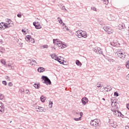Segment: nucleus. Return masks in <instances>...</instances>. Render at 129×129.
Listing matches in <instances>:
<instances>
[{
	"instance_id": "f257e3e1",
	"label": "nucleus",
	"mask_w": 129,
	"mask_h": 129,
	"mask_svg": "<svg viewBox=\"0 0 129 129\" xmlns=\"http://www.w3.org/2000/svg\"><path fill=\"white\" fill-rule=\"evenodd\" d=\"M6 22L7 23H6L4 22L0 23V29L1 30H5L7 28H11L14 25V23L10 19H7Z\"/></svg>"
},
{
	"instance_id": "f03ea898",
	"label": "nucleus",
	"mask_w": 129,
	"mask_h": 129,
	"mask_svg": "<svg viewBox=\"0 0 129 129\" xmlns=\"http://www.w3.org/2000/svg\"><path fill=\"white\" fill-rule=\"evenodd\" d=\"M53 44L54 45H56L57 47H58L59 49H64V48H66L67 46L66 44H63L62 41H59L57 39L53 40Z\"/></svg>"
},
{
	"instance_id": "7ed1b4c3",
	"label": "nucleus",
	"mask_w": 129,
	"mask_h": 129,
	"mask_svg": "<svg viewBox=\"0 0 129 129\" xmlns=\"http://www.w3.org/2000/svg\"><path fill=\"white\" fill-rule=\"evenodd\" d=\"M100 120L98 119H95L94 120H92L90 122V124L92 126H94L95 127H96L97 126H99L100 125Z\"/></svg>"
},
{
	"instance_id": "20e7f679",
	"label": "nucleus",
	"mask_w": 129,
	"mask_h": 129,
	"mask_svg": "<svg viewBox=\"0 0 129 129\" xmlns=\"http://www.w3.org/2000/svg\"><path fill=\"white\" fill-rule=\"evenodd\" d=\"M87 33H86V32L85 31H82V32H80V31H78V33H77V36H78V38H87Z\"/></svg>"
},
{
	"instance_id": "39448f33",
	"label": "nucleus",
	"mask_w": 129,
	"mask_h": 129,
	"mask_svg": "<svg viewBox=\"0 0 129 129\" xmlns=\"http://www.w3.org/2000/svg\"><path fill=\"white\" fill-rule=\"evenodd\" d=\"M50 56H51L52 59H54L56 61H57L60 64H64L63 62V60H62V59L59 58V57H58V56H57L55 54V53L51 54Z\"/></svg>"
},
{
	"instance_id": "423d86ee",
	"label": "nucleus",
	"mask_w": 129,
	"mask_h": 129,
	"mask_svg": "<svg viewBox=\"0 0 129 129\" xmlns=\"http://www.w3.org/2000/svg\"><path fill=\"white\" fill-rule=\"evenodd\" d=\"M42 82L43 83H45V84H46L47 85H48V84L50 85L51 83V81H50L49 78H48V77L46 76H43L42 77Z\"/></svg>"
},
{
	"instance_id": "0eeeda50",
	"label": "nucleus",
	"mask_w": 129,
	"mask_h": 129,
	"mask_svg": "<svg viewBox=\"0 0 129 129\" xmlns=\"http://www.w3.org/2000/svg\"><path fill=\"white\" fill-rule=\"evenodd\" d=\"M104 30L107 33V34H113V29H112V28L110 27L107 26L105 28Z\"/></svg>"
},
{
	"instance_id": "6e6552de",
	"label": "nucleus",
	"mask_w": 129,
	"mask_h": 129,
	"mask_svg": "<svg viewBox=\"0 0 129 129\" xmlns=\"http://www.w3.org/2000/svg\"><path fill=\"white\" fill-rule=\"evenodd\" d=\"M118 57L121 58V59H123V58H125V55L123 53V52L119 51L116 52Z\"/></svg>"
},
{
	"instance_id": "1a4fd4ad",
	"label": "nucleus",
	"mask_w": 129,
	"mask_h": 129,
	"mask_svg": "<svg viewBox=\"0 0 129 129\" xmlns=\"http://www.w3.org/2000/svg\"><path fill=\"white\" fill-rule=\"evenodd\" d=\"M35 108L36 109V111L38 112H42V111H44L45 110V108L40 107L39 106H37Z\"/></svg>"
},
{
	"instance_id": "9d476101",
	"label": "nucleus",
	"mask_w": 129,
	"mask_h": 129,
	"mask_svg": "<svg viewBox=\"0 0 129 129\" xmlns=\"http://www.w3.org/2000/svg\"><path fill=\"white\" fill-rule=\"evenodd\" d=\"M117 28H118V30H120V31H121V30L124 29V28H125V25H124V24L123 23H120L118 25Z\"/></svg>"
},
{
	"instance_id": "9b49d317",
	"label": "nucleus",
	"mask_w": 129,
	"mask_h": 129,
	"mask_svg": "<svg viewBox=\"0 0 129 129\" xmlns=\"http://www.w3.org/2000/svg\"><path fill=\"white\" fill-rule=\"evenodd\" d=\"M5 112V106L3 103H0V114H3Z\"/></svg>"
},
{
	"instance_id": "f8f14e48",
	"label": "nucleus",
	"mask_w": 129,
	"mask_h": 129,
	"mask_svg": "<svg viewBox=\"0 0 129 129\" xmlns=\"http://www.w3.org/2000/svg\"><path fill=\"white\" fill-rule=\"evenodd\" d=\"M82 102L84 105H85L88 102V99L86 97H84L82 99Z\"/></svg>"
},
{
	"instance_id": "ddd939ff",
	"label": "nucleus",
	"mask_w": 129,
	"mask_h": 129,
	"mask_svg": "<svg viewBox=\"0 0 129 129\" xmlns=\"http://www.w3.org/2000/svg\"><path fill=\"white\" fill-rule=\"evenodd\" d=\"M33 25L35 26L36 29H41L42 27L39 24L38 22H34Z\"/></svg>"
},
{
	"instance_id": "4468645a",
	"label": "nucleus",
	"mask_w": 129,
	"mask_h": 129,
	"mask_svg": "<svg viewBox=\"0 0 129 129\" xmlns=\"http://www.w3.org/2000/svg\"><path fill=\"white\" fill-rule=\"evenodd\" d=\"M45 70V68L43 67L38 68L37 69V71L38 72H39V73H42V72H44Z\"/></svg>"
},
{
	"instance_id": "2eb2a0df",
	"label": "nucleus",
	"mask_w": 129,
	"mask_h": 129,
	"mask_svg": "<svg viewBox=\"0 0 129 129\" xmlns=\"http://www.w3.org/2000/svg\"><path fill=\"white\" fill-rule=\"evenodd\" d=\"M62 27L64 31H69V32H70V30L68 28L67 26H66V25H65V23H63Z\"/></svg>"
},
{
	"instance_id": "dca6fc26",
	"label": "nucleus",
	"mask_w": 129,
	"mask_h": 129,
	"mask_svg": "<svg viewBox=\"0 0 129 129\" xmlns=\"http://www.w3.org/2000/svg\"><path fill=\"white\" fill-rule=\"evenodd\" d=\"M32 38V36L31 35H27L25 37V40L29 42V40H31Z\"/></svg>"
},
{
	"instance_id": "f3484780",
	"label": "nucleus",
	"mask_w": 129,
	"mask_h": 129,
	"mask_svg": "<svg viewBox=\"0 0 129 129\" xmlns=\"http://www.w3.org/2000/svg\"><path fill=\"white\" fill-rule=\"evenodd\" d=\"M30 64H31V65H32V66H35V65H36L37 64V62L36 61V60L33 59L30 62Z\"/></svg>"
},
{
	"instance_id": "a211bd4d",
	"label": "nucleus",
	"mask_w": 129,
	"mask_h": 129,
	"mask_svg": "<svg viewBox=\"0 0 129 129\" xmlns=\"http://www.w3.org/2000/svg\"><path fill=\"white\" fill-rule=\"evenodd\" d=\"M46 97L44 96H41L40 97V100L42 102H44L46 100Z\"/></svg>"
},
{
	"instance_id": "6ab92c4d",
	"label": "nucleus",
	"mask_w": 129,
	"mask_h": 129,
	"mask_svg": "<svg viewBox=\"0 0 129 129\" xmlns=\"http://www.w3.org/2000/svg\"><path fill=\"white\" fill-rule=\"evenodd\" d=\"M57 20L59 22V24H61V25H63V24H64V23L63 22V21H62V19H61V18L58 17Z\"/></svg>"
},
{
	"instance_id": "aec40b11",
	"label": "nucleus",
	"mask_w": 129,
	"mask_h": 129,
	"mask_svg": "<svg viewBox=\"0 0 129 129\" xmlns=\"http://www.w3.org/2000/svg\"><path fill=\"white\" fill-rule=\"evenodd\" d=\"M76 64H77L78 66H80V67H81V66L82 65V63H81V62L78 60H76Z\"/></svg>"
},
{
	"instance_id": "412c9836",
	"label": "nucleus",
	"mask_w": 129,
	"mask_h": 129,
	"mask_svg": "<svg viewBox=\"0 0 129 129\" xmlns=\"http://www.w3.org/2000/svg\"><path fill=\"white\" fill-rule=\"evenodd\" d=\"M42 49H48L49 46L47 44H44L41 46Z\"/></svg>"
},
{
	"instance_id": "4be33fe9",
	"label": "nucleus",
	"mask_w": 129,
	"mask_h": 129,
	"mask_svg": "<svg viewBox=\"0 0 129 129\" xmlns=\"http://www.w3.org/2000/svg\"><path fill=\"white\" fill-rule=\"evenodd\" d=\"M5 96L3 94H0V100H4Z\"/></svg>"
},
{
	"instance_id": "5701e85b",
	"label": "nucleus",
	"mask_w": 129,
	"mask_h": 129,
	"mask_svg": "<svg viewBox=\"0 0 129 129\" xmlns=\"http://www.w3.org/2000/svg\"><path fill=\"white\" fill-rule=\"evenodd\" d=\"M33 86H34L35 88H36V89L40 88V85L35 84Z\"/></svg>"
},
{
	"instance_id": "b1692460",
	"label": "nucleus",
	"mask_w": 129,
	"mask_h": 129,
	"mask_svg": "<svg viewBox=\"0 0 129 129\" xmlns=\"http://www.w3.org/2000/svg\"><path fill=\"white\" fill-rule=\"evenodd\" d=\"M52 106H53V102L49 101V107H50V108H52Z\"/></svg>"
},
{
	"instance_id": "393cba45",
	"label": "nucleus",
	"mask_w": 129,
	"mask_h": 129,
	"mask_svg": "<svg viewBox=\"0 0 129 129\" xmlns=\"http://www.w3.org/2000/svg\"><path fill=\"white\" fill-rule=\"evenodd\" d=\"M91 9L92 11H94V12H97V9L95 7H92Z\"/></svg>"
},
{
	"instance_id": "a878e982",
	"label": "nucleus",
	"mask_w": 129,
	"mask_h": 129,
	"mask_svg": "<svg viewBox=\"0 0 129 129\" xmlns=\"http://www.w3.org/2000/svg\"><path fill=\"white\" fill-rule=\"evenodd\" d=\"M113 112L115 115H116V114H118V111L117 110H113Z\"/></svg>"
},
{
	"instance_id": "bb28decb",
	"label": "nucleus",
	"mask_w": 129,
	"mask_h": 129,
	"mask_svg": "<svg viewBox=\"0 0 129 129\" xmlns=\"http://www.w3.org/2000/svg\"><path fill=\"white\" fill-rule=\"evenodd\" d=\"M29 42H31V43H32V44H34V43H35V39H34L33 38H31L30 40H29V41H28Z\"/></svg>"
},
{
	"instance_id": "cd10ccee",
	"label": "nucleus",
	"mask_w": 129,
	"mask_h": 129,
	"mask_svg": "<svg viewBox=\"0 0 129 129\" xmlns=\"http://www.w3.org/2000/svg\"><path fill=\"white\" fill-rule=\"evenodd\" d=\"M104 5H108V0H103Z\"/></svg>"
},
{
	"instance_id": "c85d7f7f",
	"label": "nucleus",
	"mask_w": 129,
	"mask_h": 129,
	"mask_svg": "<svg viewBox=\"0 0 129 129\" xmlns=\"http://www.w3.org/2000/svg\"><path fill=\"white\" fill-rule=\"evenodd\" d=\"M74 119L76 121H78V120H81V117H80L79 118H74Z\"/></svg>"
},
{
	"instance_id": "c756f323",
	"label": "nucleus",
	"mask_w": 129,
	"mask_h": 129,
	"mask_svg": "<svg viewBox=\"0 0 129 129\" xmlns=\"http://www.w3.org/2000/svg\"><path fill=\"white\" fill-rule=\"evenodd\" d=\"M105 91H106L107 92L108 91H110V90H111V88H105Z\"/></svg>"
},
{
	"instance_id": "7c9ffc66",
	"label": "nucleus",
	"mask_w": 129,
	"mask_h": 129,
	"mask_svg": "<svg viewBox=\"0 0 129 129\" xmlns=\"http://www.w3.org/2000/svg\"><path fill=\"white\" fill-rule=\"evenodd\" d=\"M1 62L4 65H5L6 64V60L5 59H1Z\"/></svg>"
},
{
	"instance_id": "2f4dec72",
	"label": "nucleus",
	"mask_w": 129,
	"mask_h": 129,
	"mask_svg": "<svg viewBox=\"0 0 129 129\" xmlns=\"http://www.w3.org/2000/svg\"><path fill=\"white\" fill-rule=\"evenodd\" d=\"M8 85L9 87H12L13 86V85H14V84H13V83H12V82H9L8 83Z\"/></svg>"
},
{
	"instance_id": "473e14b6",
	"label": "nucleus",
	"mask_w": 129,
	"mask_h": 129,
	"mask_svg": "<svg viewBox=\"0 0 129 129\" xmlns=\"http://www.w3.org/2000/svg\"><path fill=\"white\" fill-rule=\"evenodd\" d=\"M6 79H7L8 81H11V78H10V77H9V76H6L5 77Z\"/></svg>"
},
{
	"instance_id": "72a5a7b5",
	"label": "nucleus",
	"mask_w": 129,
	"mask_h": 129,
	"mask_svg": "<svg viewBox=\"0 0 129 129\" xmlns=\"http://www.w3.org/2000/svg\"><path fill=\"white\" fill-rule=\"evenodd\" d=\"M126 68L129 69V61H128L126 62Z\"/></svg>"
},
{
	"instance_id": "f704fd0d",
	"label": "nucleus",
	"mask_w": 129,
	"mask_h": 129,
	"mask_svg": "<svg viewBox=\"0 0 129 129\" xmlns=\"http://www.w3.org/2000/svg\"><path fill=\"white\" fill-rule=\"evenodd\" d=\"M25 93L26 94H31V93H30V91L29 90H26Z\"/></svg>"
},
{
	"instance_id": "c9c22d12",
	"label": "nucleus",
	"mask_w": 129,
	"mask_h": 129,
	"mask_svg": "<svg viewBox=\"0 0 129 129\" xmlns=\"http://www.w3.org/2000/svg\"><path fill=\"white\" fill-rule=\"evenodd\" d=\"M22 33H23L24 35H27V32H26L25 29H22Z\"/></svg>"
},
{
	"instance_id": "e433bc0d",
	"label": "nucleus",
	"mask_w": 129,
	"mask_h": 129,
	"mask_svg": "<svg viewBox=\"0 0 129 129\" xmlns=\"http://www.w3.org/2000/svg\"><path fill=\"white\" fill-rule=\"evenodd\" d=\"M111 45L112 46H113V47H115V46H116V44H115V43H114V42H111Z\"/></svg>"
},
{
	"instance_id": "4c0bfd02",
	"label": "nucleus",
	"mask_w": 129,
	"mask_h": 129,
	"mask_svg": "<svg viewBox=\"0 0 129 129\" xmlns=\"http://www.w3.org/2000/svg\"><path fill=\"white\" fill-rule=\"evenodd\" d=\"M2 83H3V84H4V85H5V86H6L7 84V81H3L2 82Z\"/></svg>"
},
{
	"instance_id": "58836bf2",
	"label": "nucleus",
	"mask_w": 129,
	"mask_h": 129,
	"mask_svg": "<svg viewBox=\"0 0 129 129\" xmlns=\"http://www.w3.org/2000/svg\"><path fill=\"white\" fill-rule=\"evenodd\" d=\"M101 86V84H100V83H97V87H100Z\"/></svg>"
},
{
	"instance_id": "ea45409f",
	"label": "nucleus",
	"mask_w": 129,
	"mask_h": 129,
	"mask_svg": "<svg viewBox=\"0 0 129 129\" xmlns=\"http://www.w3.org/2000/svg\"><path fill=\"white\" fill-rule=\"evenodd\" d=\"M17 17H18V18H22V14H18L17 15Z\"/></svg>"
},
{
	"instance_id": "a19ab883",
	"label": "nucleus",
	"mask_w": 129,
	"mask_h": 129,
	"mask_svg": "<svg viewBox=\"0 0 129 129\" xmlns=\"http://www.w3.org/2000/svg\"><path fill=\"white\" fill-rule=\"evenodd\" d=\"M114 95L115 96H118V93H117V92H116L114 93Z\"/></svg>"
},
{
	"instance_id": "79ce46f5",
	"label": "nucleus",
	"mask_w": 129,
	"mask_h": 129,
	"mask_svg": "<svg viewBox=\"0 0 129 129\" xmlns=\"http://www.w3.org/2000/svg\"><path fill=\"white\" fill-rule=\"evenodd\" d=\"M126 80H129V74L126 76Z\"/></svg>"
},
{
	"instance_id": "37998d69",
	"label": "nucleus",
	"mask_w": 129,
	"mask_h": 129,
	"mask_svg": "<svg viewBox=\"0 0 129 129\" xmlns=\"http://www.w3.org/2000/svg\"><path fill=\"white\" fill-rule=\"evenodd\" d=\"M80 117L81 118V117L82 116V115H83V113L82 112H81L80 113Z\"/></svg>"
},
{
	"instance_id": "c03bdc74",
	"label": "nucleus",
	"mask_w": 129,
	"mask_h": 129,
	"mask_svg": "<svg viewBox=\"0 0 129 129\" xmlns=\"http://www.w3.org/2000/svg\"><path fill=\"white\" fill-rule=\"evenodd\" d=\"M113 101H114V100H111V106H113Z\"/></svg>"
},
{
	"instance_id": "a18cd8bd",
	"label": "nucleus",
	"mask_w": 129,
	"mask_h": 129,
	"mask_svg": "<svg viewBox=\"0 0 129 129\" xmlns=\"http://www.w3.org/2000/svg\"><path fill=\"white\" fill-rule=\"evenodd\" d=\"M120 116H121V117H123V116H124L122 114H121V113H120Z\"/></svg>"
},
{
	"instance_id": "49530a36",
	"label": "nucleus",
	"mask_w": 129,
	"mask_h": 129,
	"mask_svg": "<svg viewBox=\"0 0 129 129\" xmlns=\"http://www.w3.org/2000/svg\"><path fill=\"white\" fill-rule=\"evenodd\" d=\"M62 10H64L66 11H67V10H66L65 8V6L62 7Z\"/></svg>"
},
{
	"instance_id": "de8ad7c7",
	"label": "nucleus",
	"mask_w": 129,
	"mask_h": 129,
	"mask_svg": "<svg viewBox=\"0 0 129 129\" xmlns=\"http://www.w3.org/2000/svg\"><path fill=\"white\" fill-rule=\"evenodd\" d=\"M129 128V126H125V129H128Z\"/></svg>"
},
{
	"instance_id": "09e8293b",
	"label": "nucleus",
	"mask_w": 129,
	"mask_h": 129,
	"mask_svg": "<svg viewBox=\"0 0 129 129\" xmlns=\"http://www.w3.org/2000/svg\"><path fill=\"white\" fill-rule=\"evenodd\" d=\"M115 101H114V107H116V106H115Z\"/></svg>"
},
{
	"instance_id": "8fccbe9b",
	"label": "nucleus",
	"mask_w": 129,
	"mask_h": 129,
	"mask_svg": "<svg viewBox=\"0 0 129 129\" xmlns=\"http://www.w3.org/2000/svg\"><path fill=\"white\" fill-rule=\"evenodd\" d=\"M102 100L105 101V99L104 98H102Z\"/></svg>"
},
{
	"instance_id": "3c124183",
	"label": "nucleus",
	"mask_w": 129,
	"mask_h": 129,
	"mask_svg": "<svg viewBox=\"0 0 129 129\" xmlns=\"http://www.w3.org/2000/svg\"><path fill=\"white\" fill-rule=\"evenodd\" d=\"M118 116H119V114H118Z\"/></svg>"
},
{
	"instance_id": "603ef678",
	"label": "nucleus",
	"mask_w": 129,
	"mask_h": 129,
	"mask_svg": "<svg viewBox=\"0 0 129 129\" xmlns=\"http://www.w3.org/2000/svg\"><path fill=\"white\" fill-rule=\"evenodd\" d=\"M8 66H10V65H8Z\"/></svg>"
}]
</instances>
